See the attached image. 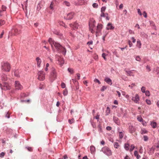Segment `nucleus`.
I'll return each instance as SVG.
<instances>
[{"mask_svg":"<svg viewBox=\"0 0 159 159\" xmlns=\"http://www.w3.org/2000/svg\"><path fill=\"white\" fill-rule=\"evenodd\" d=\"M40 3H39L38 5H37V9L38 10H40V9H41V7H40Z\"/></svg>","mask_w":159,"mask_h":159,"instance_id":"obj_58","label":"nucleus"},{"mask_svg":"<svg viewBox=\"0 0 159 159\" xmlns=\"http://www.w3.org/2000/svg\"><path fill=\"white\" fill-rule=\"evenodd\" d=\"M107 55L105 53H103L102 54V57L105 60H107L106 58L105 57Z\"/></svg>","mask_w":159,"mask_h":159,"instance_id":"obj_42","label":"nucleus"},{"mask_svg":"<svg viewBox=\"0 0 159 159\" xmlns=\"http://www.w3.org/2000/svg\"><path fill=\"white\" fill-rule=\"evenodd\" d=\"M2 69L5 71H9L11 69L10 64L7 62H4L2 65Z\"/></svg>","mask_w":159,"mask_h":159,"instance_id":"obj_2","label":"nucleus"},{"mask_svg":"<svg viewBox=\"0 0 159 159\" xmlns=\"http://www.w3.org/2000/svg\"><path fill=\"white\" fill-rule=\"evenodd\" d=\"M139 152L140 153H143V149L142 147H140V149Z\"/></svg>","mask_w":159,"mask_h":159,"instance_id":"obj_62","label":"nucleus"},{"mask_svg":"<svg viewBox=\"0 0 159 159\" xmlns=\"http://www.w3.org/2000/svg\"><path fill=\"white\" fill-rule=\"evenodd\" d=\"M26 149H27L29 151H30V152H31L32 151V147H26Z\"/></svg>","mask_w":159,"mask_h":159,"instance_id":"obj_46","label":"nucleus"},{"mask_svg":"<svg viewBox=\"0 0 159 159\" xmlns=\"http://www.w3.org/2000/svg\"><path fill=\"white\" fill-rule=\"evenodd\" d=\"M134 155L136 157L137 159H139L140 158V156L138 154L137 151H135L134 152Z\"/></svg>","mask_w":159,"mask_h":159,"instance_id":"obj_20","label":"nucleus"},{"mask_svg":"<svg viewBox=\"0 0 159 159\" xmlns=\"http://www.w3.org/2000/svg\"><path fill=\"white\" fill-rule=\"evenodd\" d=\"M102 28V25L101 24H98L97 27L96 33L100 32Z\"/></svg>","mask_w":159,"mask_h":159,"instance_id":"obj_11","label":"nucleus"},{"mask_svg":"<svg viewBox=\"0 0 159 159\" xmlns=\"http://www.w3.org/2000/svg\"><path fill=\"white\" fill-rule=\"evenodd\" d=\"M106 129L108 130H110L111 129V128L110 126H107L106 127Z\"/></svg>","mask_w":159,"mask_h":159,"instance_id":"obj_64","label":"nucleus"},{"mask_svg":"<svg viewBox=\"0 0 159 159\" xmlns=\"http://www.w3.org/2000/svg\"><path fill=\"white\" fill-rule=\"evenodd\" d=\"M114 147L116 148H118L119 146V143L117 142H115L114 144Z\"/></svg>","mask_w":159,"mask_h":159,"instance_id":"obj_31","label":"nucleus"},{"mask_svg":"<svg viewBox=\"0 0 159 159\" xmlns=\"http://www.w3.org/2000/svg\"><path fill=\"white\" fill-rule=\"evenodd\" d=\"M107 88V87L104 86L102 87L100 90L101 91H103L105 90Z\"/></svg>","mask_w":159,"mask_h":159,"instance_id":"obj_44","label":"nucleus"},{"mask_svg":"<svg viewBox=\"0 0 159 159\" xmlns=\"http://www.w3.org/2000/svg\"><path fill=\"white\" fill-rule=\"evenodd\" d=\"M110 112V109L109 107H107V109L106 111V115H108Z\"/></svg>","mask_w":159,"mask_h":159,"instance_id":"obj_23","label":"nucleus"},{"mask_svg":"<svg viewBox=\"0 0 159 159\" xmlns=\"http://www.w3.org/2000/svg\"><path fill=\"white\" fill-rule=\"evenodd\" d=\"M119 138L120 139H122L124 136V134L122 132H119Z\"/></svg>","mask_w":159,"mask_h":159,"instance_id":"obj_33","label":"nucleus"},{"mask_svg":"<svg viewBox=\"0 0 159 159\" xmlns=\"http://www.w3.org/2000/svg\"><path fill=\"white\" fill-rule=\"evenodd\" d=\"M38 79L40 80H43L45 78V75L43 71H39L38 73Z\"/></svg>","mask_w":159,"mask_h":159,"instance_id":"obj_6","label":"nucleus"},{"mask_svg":"<svg viewBox=\"0 0 159 159\" xmlns=\"http://www.w3.org/2000/svg\"><path fill=\"white\" fill-rule=\"evenodd\" d=\"M75 120L74 118H72L71 119H69L68 122L70 124H72L74 122Z\"/></svg>","mask_w":159,"mask_h":159,"instance_id":"obj_35","label":"nucleus"},{"mask_svg":"<svg viewBox=\"0 0 159 159\" xmlns=\"http://www.w3.org/2000/svg\"><path fill=\"white\" fill-rule=\"evenodd\" d=\"M95 20H94L93 23V24L92 25V26H90V25L91 24L89 23V26L90 27V29H92V31L91 32L93 33V29H94L95 28Z\"/></svg>","mask_w":159,"mask_h":159,"instance_id":"obj_15","label":"nucleus"},{"mask_svg":"<svg viewBox=\"0 0 159 159\" xmlns=\"http://www.w3.org/2000/svg\"><path fill=\"white\" fill-rule=\"evenodd\" d=\"M157 123L155 122H152L151 123V125L153 128H155L157 126Z\"/></svg>","mask_w":159,"mask_h":159,"instance_id":"obj_24","label":"nucleus"},{"mask_svg":"<svg viewBox=\"0 0 159 159\" xmlns=\"http://www.w3.org/2000/svg\"><path fill=\"white\" fill-rule=\"evenodd\" d=\"M104 80L110 85H111L112 84V80L110 78L108 77H106Z\"/></svg>","mask_w":159,"mask_h":159,"instance_id":"obj_12","label":"nucleus"},{"mask_svg":"<svg viewBox=\"0 0 159 159\" xmlns=\"http://www.w3.org/2000/svg\"><path fill=\"white\" fill-rule=\"evenodd\" d=\"M15 87L16 89L18 90H21L23 89L22 86L18 81H16L15 82Z\"/></svg>","mask_w":159,"mask_h":159,"instance_id":"obj_7","label":"nucleus"},{"mask_svg":"<svg viewBox=\"0 0 159 159\" xmlns=\"http://www.w3.org/2000/svg\"><path fill=\"white\" fill-rule=\"evenodd\" d=\"M68 71L71 74H72L74 73L73 70L71 68H68Z\"/></svg>","mask_w":159,"mask_h":159,"instance_id":"obj_30","label":"nucleus"},{"mask_svg":"<svg viewBox=\"0 0 159 159\" xmlns=\"http://www.w3.org/2000/svg\"><path fill=\"white\" fill-rule=\"evenodd\" d=\"M93 7L97 8L98 7V4L94 3L93 4Z\"/></svg>","mask_w":159,"mask_h":159,"instance_id":"obj_47","label":"nucleus"},{"mask_svg":"<svg viewBox=\"0 0 159 159\" xmlns=\"http://www.w3.org/2000/svg\"><path fill=\"white\" fill-rule=\"evenodd\" d=\"M141 134H146L148 132V131L145 129H143L141 130Z\"/></svg>","mask_w":159,"mask_h":159,"instance_id":"obj_29","label":"nucleus"},{"mask_svg":"<svg viewBox=\"0 0 159 159\" xmlns=\"http://www.w3.org/2000/svg\"><path fill=\"white\" fill-rule=\"evenodd\" d=\"M143 15L144 17L145 18H146L147 17V14L145 11H144L143 12Z\"/></svg>","mask_w":159,"mask_h":159,"instance_id":"obj_61","label":"nucleus"},{"mask_svg":"<svg viewBox=\"0 0 159 159\" xmlns=\"http://www.w3.org/2000/svg\"><path fill=\"white\" fill-rule=\"evenodd\" d=\"M98 128H99V131L100 132L102 131V128L100 125H98Z\"/></svg>","mask_w":159,"mask_h":159,"instance_id":"obj_53","label":"nucleus"},{"mask_svg":"<svg viewBox=\"0 0 159 159\" xmlns=\"http://www.w3.org/2000/svg\"><path fill=\"white\" fill-rule=\"evenodd\" d=\"M128 43L130 47H131L133 45V44L130 40L128 41Z\"/></svg>","mask_w":159,"mask_h":159,"instance_id":"obj_57","label":"nucleus"},{"mask_svg":"<svg viewBox=\"0 0 159 159\" xmlns=\"http://www.w3.org/2000/svg\"><path fill=\"white\" fill-rule=\"evenodd\" d=\"M36 60L37 62L38 67H40V64L42 62L41 59L39 57H37L36 58Z\"/></svg>","mask_w":159,"mask_h":159,"instance_id":"obj_16","label":"nucleus"},{"mask_svg":"<svg viewBox=\"0 0 159 159\" xmlns=\"http://www.w3.org/2000/svg\"><path fill=\"white\" fill-rule=\"evenodd\" d=\"M141 91L143 93H145L146 92V88L145 87L143 86L141 88Z\"/></svg>","mask_w":159,"mask_h":159,"instance_id":"obj_36","label":"nucleus"},{"mask_svg":"<svg viewBox=\"0 0 159 159\" xmlns=\"http://www.w3.org/2000/svg\"><path fill=\"white\" fill-rule=\"evenodd\" d=\"M14 75L15 76H16V77H20L19 71L18 70H16L14 72Z\"/></svg>","mask_w":159,"mask_h":159,"instance_id":"obj_26","label":"nucleus"},{"mask_svg":"<svg viewBox=\"0 0 159 159\" xmlns=\"http://www.w3.org/2000/svg\"><path fill=\"white\" fill-rule=\"evenodd\" d=\"M5 117H7V118H10V115L9 113L8 112H7L6 113V114L5 115Z\"/></svg>","mask_w":159,"mask_h":159,"instance_id":"obj_48","label":"nucleus"},{"mask_svg":"<svg viewBox=\"0 0 159 159\" xmlns=\"http://www.w3.org/2000/svg\"><path fill=\"white\" fill-rule=\"evenodd\" d=\"M4 155L5 153L3 152H2L0 154V157H3V156H4Z\"/></svg>","mask_w":159,"mask_h":159,"instance_id":"obj_56","label":"nucleus"},{"mask_svg":"<svg viewBox=\"0 0 159 159\" xmlns=\"http://www.w3.org/2000/svg\"><path fill=\"white\" fill-rule=\"evenodd\" d=\"M7 7L3 5L2 6V10H0V16H2V13L4 11H6Z\"/></svg>","mask_w":159,"mask_h":159,"instance_id":"obj_17","label":"nucleus"},{"mask_svg":"<svg viewBox=\"0 0 159 159\" xmlns=\"http://www.w3.org/2000/svg\"><path fill=\"white\" fill-rule=\"evenodd\" d=\"M102 151L106 155L109 156L111 155V151L107 147L105 146L102 148Z\"/></svg>","mask_w":159,"mask_h":159,"instance_id":"obj_5","label":"nucleus"},{"mask_svg":"<svg viewBox=\"0 0 159 159\" xmlns=\"http://www.w3.org/2000/svg\"><path fill=\"white\" fill-rule=\"evenodd\" d=\"M94 81L95 82H96V83H98L99 84H101V82H100L99 81V80L97 79H96V78H95L94 79Z\"/></svg>","mask_w":159,"mask_h":159,"instance_id":"obj_38","label":"nucleus"},{"mask_svg":"<svg viewBox=\"0 0 159 159\" xmlns=\"http://www.w3.org/2000/svg\"><path fill=\"white\" fill-rule=\"evenodd\" d=\"M113 120L114 121L117 125H118L119 124V122L118 120V118L117 117L115 116H113Z\"/></svg>","mask_w":159,"mask_h":159,"instance_id":"obj_19","label":"nucleus"},{"mask_svg":"<svg viewBox=\"0 0 159 159\" xmlns=\"http://www.w3.org/2000/svg\"><path fill=\"white\" fill-rule=\"evenodd\" d=\"M63 93L64 95V96L67 95L68 94V91L67 89H65V90H64L63 91Z\"/></svg>","mask_w":159,"mask_h":159,"instance_id":"obj_37","label":"nucleus"},{"mask_svg":"<svg viewBox=\"0 0 159 159\" xmlns=\"http://www.w3.org/2000/svg\"><path fill=\"white\" fill-rule=\"evenodd\" d=\"M145 93V95L146 96L149 97L150 96V93L148 90L146 91V92Z\"/></svg>","mask_w":159,"mask_h":159,"instance_id":"obj_40","label":"nucleus"},{"mask_svg":"<svg viewBox=\"0 0 159 159\" xmlns=\"http://www.w3.org/2000/svg\"><path fill=\"white\" fill-rule=\"evenodd\" d=\"M114 29V27L113 26L112 24L111 23H108L107 25L106 29L107 30H112Z\"/></svg>","mask_w":159,"mask_h":159,"instance_id":"obj_13","label":"nucleus"},{"mask_svg":"<svg viewBox=\"0 0 159 159\" xmlns=\"http://www.w3.org/2000/svg\"><path fill=\"white\" fill-rule=\"evenodd\" d=\"M150 24L151 26H154L155 28H156V27L155 25V24L154 23V22L152 21H149Z\"/></svg>","mask_w":159,"mask_h":159,"instance_id":"obj_39","label":"nucleus"},{"mask_svg":"<svg viewBox=\"0 0 159 159\" xmlns=\"http://www.w3.org/2000/svg\"><path fill=\"white\" fill-rule=\"evenodd\" d=\"M144 140L147 141L148 140V138L147 136L145 135L143 136Z\"/></svg>","mask_w":159,"mask_h":159,"instance_id":"obj_49","label":"nucleus"},{"mask_svg":"<svg viewBox=\"0 0 159 159\" xmlns=\"http://www.w3.org/2000/svg\"><path fill=\"white\" fill-rule=\"evenodd\" d=\"M141 43L140 40H138L137 42L136 46L138 47L139 48H141Z\"/></svg>","mask_w":159,"mask_h":159,"instance_id":"obj_21","label":"nucleus"},{"mask_svg":"<svg viewBox=\"0 0 159 159\" xmlns=\"http://www.w3.org/2000/svg\"><path fill=\"white\" fill-rule=\"evenodd\" d=\"M101 14L100 16L101 17H105L106 16V15L105 14L104 12H101Z\"/></svg>","mask_w":159,"mask_h":159,"instance_id":"obj_60","label":"nucleus"},{"mask_svg":"<svg viewBox=\"0 0 159 159\" xmlns=\"http://www.w3.org/2000/svg\"><path fill=\"white\" fill-rule=\"evenodd\" d=\"M4 30H3L0 35V38H2L3 37V34H4Z\"/></svg>","mask_w":159,"mask_h":159,"instance_id":"obj_55","label":"nucleus"},{"mask_svg":"<svg viewBox=\"0 0 159 159\" xmlns=\"http://www.w3.org/2000/svg\"><path fill=\"white\" fill-rule=\"evenodd\" d=\"M90 150L91 153H93L94 152L95 150V148L93 146H91L90 147Z\"/></svg>","mask_w":159,"mask_h":159,"instance_id":"obj_22","label":"nucleus"},{"mask_svg":"<svg viewBox=\"0 0 159 159\" xmlns=\"http://www.w3.org/2000/svg\"><path fill=\"white\" fill-rule=\"evenodd\" d=\"M70 26L74 30H76L80 28L81 27V23L77 22V21L75 22L73 24H70Z\"/></svg>","mask_w":159,"mask_h":159,"instance_id":"obj_3","label":"nucleus"},{"mask_svg":"<svg viewBox=\"0 0 159 159\" xmlns=\"http://www.w3.org/2000/svg\"><path fill=\"white\" fill-rule=\"evenodd\" d=\"M131 99L135 103H139V97L138 94H136L134 97H132Z\"/></svg>","mask_w":159,"mask_h":159,"instance_id":"obj_9","label":"nucleus"},{"mask_svg":"<svg viewBox=\"0 0 159 159\" xmlns=\"http://www.w3.org/2000/svg\"><path fill=\"white\" fill-rule=\"evenodd\" d=\"M20 30L18 29L16 27H15L13 28L9 33L11 35H15L20 34Z\"/></svg>","mask_w":159,"mask_h":159,"instance_id":"obj_4","label":"nucleus"},{"mask_svg":"<svg viewBox=\"0 0 159 159\" xmlns=\"http://www.w3.org/2000/svg\"><path fill=\"white\" fill-rule=\"evenodd\" d=\"M74 14L73 12L68 13L67 14L66 16L64 17V18L67 20H71L73 18Z\"/></svg>","mask_w":159,"mask_h":159,"instance_id":"obj_10","label":"nucleus"},{"mask_svg":"<svg viewBox=\"0 0 159 159\" xmlns=\"http://www.w3.org/2000/svg\"><path fill=\"white\" fill-rule=\"evenodd\" d=\"M86 2L84 0H78V2L76 3L77 5H82L84 4Z\"/></svg>","mask_w":159,"mask_h":159,"instance_id":"obj_14","label":"nucleus"},{"mask_svg":"<svg viewBox=\"0 0 159 159\" xmlns=\"http://www.w3.org/2000/svg\"><path fill=\"white\" fill-rule=\"evenodd\" d=\"M61 86L62 88H64L66 87V85L64 83H62L61 84Z\"/></svg>","mask_w":159,"mask_h":159,"instance_id":"obj_50","label":"nucleus"},{"mask_svg":"<svg viewBox=\"0 0 159 159\" xmlns=\"http://www.w3.org/2000/svg\"><path fill=\"white\" fill-rule=\"evenodd\" d=\"M129 132L132 133L134 131V128L132 126H129Z\"/></svg>","mask_w":159,"mask_h":159,"instance_id":"obj_27","label":"nucleus"},{"mask_svg":"<svg viewBox=\"0 0 159 159\" xmlns=\"http://www.w3.org/2000/svg\"><path fill=\"white\" fill-rule=\"evenodd\" d=\"M134 148V146L133 144L131 145V148L130 149L129 151L130 152L133 151Z\"/></svg>","mask_w":159,"mask_h":159,"instance_id":"obj_43","label":"nucleus"},{"mask_svg":"<svg viewBox=\"0 0 159 159\" xmlns=\"http://www.w3.org/2000/svg\"><path fill=\"white\" fill-rule=\"evenodd\" d=\"M57 73L56 70L55 69L52 67L51 69V76L54 79L56 78L57 77Z\"/></svg>","mask_w":159,"mask_h":159,"instance_id":"obj_8","label":"nucleus"},{"mask_svg":"<svg viewBox=\"0 0 159 159\" xmlns=\"http://www.w3.org/2000/svg\"><path fill=\"white\" fill-rule=\"evenodd\" d=\"M138 13L139 15L140 16H141L142 15V13L140 11V10L139 9H137Z\"/></svg>","mask_w":159,"mask_h":159,"instance_id":"obj_54","label":"nucleus"},{"mask_svg":"<svg viewBox=\"0 0 159 159\" xmlns=\"http://www.w3.org/2000/svg\"><path fill=\"white\" fill-rule=\"evenodd\" d=\"M53 2H51V3L50 4V8L52 10H53L54 9V8L53 7Z\"/></svg>","mask_w":159,"mask_h":159,"instance_id":"obj_45","label":"nucleus"},{"mask_svg":"<svg viewBox=\"0 0 159 159\" xmlns=\"http://www.w3.org/2000/svg\"><path fill=\"white\" fill-rule=\"evenodd\" d=\"M129 144L128 143H125L124 145L125 149L127 151L129 150Z\"/></svg>","mask_w":159,"mask_h":159,"instance_id":"obj_25","label":"nucleus"},{"mask_svg":"<svg viewBox=\"0 0 159 159\" xmlns=\"http://www.w3.org/2000/svg\"><path fill=\"white\" fill-rule=\"evenodd\" d=\"M106 7H102L101 8V12H104L106 9Z\"/></svg>","mask_w":159,"mask_h":159,"instance_id":"obj_41","label":"nucleus"},{"mask_svg":"<svg viewBox=\"0 0 159 159\" xmlns=\"http://www.w3.org/2000/svg\"><path fill=\"white\" fill-rule=\"evenodd\" d=\"M136 60L137 61H140L141 59L139 56H137L136 57Z\"/></svg>","mask_w":159,"mask_h":159,"instance_id":"obj_51","label":"nucleus"},{"mask_svg":"<svg viewBox=\"0 0 159 159\" xmlns=\"http://www.w3.org/2000/svg\"><path fill=\"white\" fill-rule=\"evenodd\" d=\"M146 69L148 70L149 71H150L151 70V69H150V67L148 66H147L146 67Z\"/></svg>","mask_w":159,"mask_h":159,"instance_id":"obj_63","label":"nucleus"},{"mask_svg":"<svg viewBox=\"0 0 159 159\" xmlns=\"http://www.w3.org/2000/svg\"><path fill=\"white\" fill-rule=\"evenodd\" d=\"M92 43H93V41L92 40H90V41H89L87 43V44L89 45L92 44Z\"/></svg>","mask_w":159,"mask_h":159,"instance_id":"obj_59","label":"nucleus"},{"mask_svg":"<svg viewBox=\"0 0 159 159\" xmlns=\"http://www.w3.org/2000/svg\"><path fill=\"white\" fill-rule=\"evenodd\" d=\"M48 42L50 44L52 48L53 46L56 48L57 51L58 52H62L64 55H65L66 50V49L63 47L59 43L55 41L51 38H49L48 39Z\"/></svg>","mask_w":159,"mask_h":159,"instance_id":"obj_1","label":"nucleus"},{"mask_svg":"<svg viewBox=\"0 0 159 159\" xmlns=\"http://www.w3.org/2000/svg\"><path fill=\"white\" fill-rule=\"evenodd\" d=\"M63 4L67 6H70V3L69 2H67L66 1H64L63 2Z\"/></svg>","mask_w":159,"mask_h":159,"instance_id":"obj_34","label":"nucleus"},{"mask_svg":"<svg viewBox=\"0 0 159 159\" xmlns=\"http://www.w3.org/2000/svg\"><path fill=\"white\" fill-rule=\"evenodd\" d=\"M5 23V21L4 20H0V25L2 26L4 25Z\"/></svg>","mask_w":159,"mask_h":159,"instance_id":"obj_32","label":"nucleus"},{"mask_svg":"<svg viewBox=\"0 0 159 159\" xmlns=\"http://www.w3.org/2000/svg\"><path fill=\"white\" fill-rule=\"evenodd\" d=\"M133 71H134V70H125V72L127 74V75L134 76V75L132 74L133 73Z\"/></svg>","mask_w":159,"mask_h":159,"instance_id":"obj_18","label":"nucleus"},{"mask_svg":"<svg viewBox=\"0 0 159 159\" xmlns=\"http://www.w3.org/2000/svg\"><path fill=\"white\" fill-rule=\"evenodd\" d=\"M146 102L147 104L150 105L151 104V101L149 100L148 99H146Z\"/></svg>","mask_w":159,"mask_h":159,"instance_id":"obj_52","label":"nucleus"},{"mask_svg":"<svg viewBox=\"0 0 159 159\" xmlns=\"http://www.w3.org/2000/svg\"><path fill=\"white\" fill-rule=\"evenodd\" d=\"M137 119L139 122H142L143 121V118L140 116H138L137 117Z\"/></svg>","mask_w":159,"mask_h":159,"instance_id":"obj_28","label":"nucleus"}]
</instances>
